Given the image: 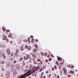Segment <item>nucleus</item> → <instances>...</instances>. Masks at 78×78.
Returning <instances> with one entry per match:
<instances>
[{"label": "nucleus", "instance_id": "nucleus-1", "mask_svg": "<svg viewBox=\"0 0 78 78\" xmlns=\"http://www.w3.org/2000/svg\"><path fill=\"white\" fill-rule=\"evenodd\" d=\"M63 70V72L64 74L66 75L67 74V69H66V68L64 67L62 69Z\"/></svg>", "mask_w": 78, "mask_h": 78}, {"label": "nucleus", "instance_id": "nucleus-2", "mask_svg": "<svg viewBox=\"0 0 78 78\" xmlns=\"http://www.w3.org/2000/svg\"><path fill=\"white\" fill-rule=\"evenodd\" d=\"M6 52H7V54L9 55L10 54H11V52L10 51V50L9 49H7L6 50Z\"/></svg>", "mask_w": 78, "mask_h": 78}, {"label": "nucleus", "instance_id": "nucleus-3", "mask_svg": "<svg viewBox=\"0 0 78 78\" xmlns=\"http://www.w3.org/2000/svg\"><path fill=\"white\" fill-rule=\"evenodd\" d=\"M26 60H28V58H29V59H30L31 60V57H30V55L29 54H27L26 55Z\"/></svg>", "mask_w": 78, "mask_h": 78}, {"label": "nucleus", "instance_id": "nucleus-4", "mask_svg": "<svg viewBox=\"0 0 78 78\" xmlns=\"http://www.w3.org/2000/svg\"><path fill=\"white\" fill-rule=\"evenodd\" d=\"M3 39L4 41H5L7 39V36L6 35H5Z\"/></svg>", "mask_w": 78, "mask_h": 78}, {"label": "nucleus", "instance_id": "nucleus-5", "mask_svg": "<svg viewBox=\"0 0 78 78\" xmlns=\"http://www.w3.org/2000/svg\"><path fill=\"white\" fill-rule=\"evenodd\" d=\"M37 50V49H34L33 50V52H34V53H36Z\"/></svg>", "mask_w": 78, "mask_h": 78}, {"label": "nucleus", "instance_id": "nucleus-6", "mask_svg": "<svg viewBox=\"0 0 78 78\" xmlns=\"http://www.w3.org/2000/svg\"><path fill=\"white\" fill-rule=\"evenodd\" d=\"M21 51H23V46H21L20 47Z\"/></svg>", "mask_w": 78, "mask_h": 78}, {"label": "nucleus", "instance_id": "nucleus-7", "mask_svg": "<svg viewBox=\"0 0 78 78\" xmlns=\"http://www.w3.org/2000/svg\"><path fill=\"white\" fill-rule=\"evenodd\" d=\"M58 61H62V59L61 58L58 57Z\"/></svg>", "mask_w": 78, "mask_h": 78}, {"label": "nucleus", "instance_id": "nucleus-8", "mask_svg": "<svg viewBox=\"0 0 78 78\" xmlns=\"http://www.w3.org/2000/svg\"><path fill=\"white\" fill-rule=\"evenodd\" d=\"M12 36V34H11V33H10L9 34V35L8 36L9 37H10Z\"/></svg>", "mask_w": 78, "mask_h": 78}, {"label": "nucleus", "instance_id": "nucleus-9", "mask_svg": "<svg viewBox=\"0 0 78 78\" xmlns=\"http://www.w3.org/2000/svg\"><path fill=\"white\" fill-rule=\"evenodd\" d=\"M2 29L3 31H5V30H6V28L5 27H2Z\"/></svg>", "mask_w": 78, "mask_h": 78}, {"label": "nucleus", "instance_id": "nucleus-10", "mask_svg": "<svg viewBox=\"0 0 78 78\" xmlns=\"http://www.w3.org/2000/svg\"><path fill=\"white\" fill-rule=\"evenodd\" d=\"M27 50H29V51L30 50H31V47L30 46H29L27 48Z\"/></svg>", "mask_w": 78, "mask_h": 78}, {"label": "nucleus", "instance_id": "nucleus-11", "mask_svg": "<svg viewBox=\"0 0 78 78\" xmlns=\"http://www.w3.org/2000/svg\"><path fill=\"white\" fill-rule=\"evenodd\" d=\"M18 51H19V49H18V48H16V53H18Z\"/></svg>", "mask_w": 78, "mask_h": 78}, {"label": "nucleus", "instance_id": "nucleus-12", "mask_svg": "<svg viewBox=\"0 0 78 78\" xmlns=\"http://www.w3.org/2000/svg\"><path fill=\"white\" fill-rule=\"evenodd\" d=\"M55 62H56V65H57V66H58V65H59V62H58L56 61H55Z\"/></svg>", "mask_w": 78, "mask_h": 78}, {"label": "nucleus", "instance_id": "nucleus-13", "mask_svg": "<svg viewBox=\"0 0 78 78\" xmlns=\"http://www.w3.org/2000/svg\"><path fill=\"white\" fill-rule=\"evenodd\" d=\"M37 60L38 62H40V61H41V59H39L38 58H37Z\"/></svg>", "mask_w": 78, "mask_h": 78}, {"label": "nucleus", "instance_id": "nucleus-14", "mask_svg": "<svg viewBox=\"0 0 78 78\" xmlns=\"http://www.w3.org/2000/svg\"><path fill=\"white\" fill-rule=\"evenodd\" d=\"M28 45H27L24 48L25 49H27V48H28Z\"/></svg>", "mask_w": 78, "mask_h": 78}, {"label": "nucleus", "instance_id": "nucleus-15", "mask_svg": "<svg viewBox=\"0 0 78 78\" xmlns=\"http://www.w3.org/2000/svg\"><path fill=\"white\" fill-rule=\"evenodd\" d=\"M2 56L3 57V58H4V59H5L6 58V56H5L4 54H2Z\"/></svg>", "mask_w": 78, "mask_h": 78}, {"label": "nucleus", "instance_id": "nucleus-16", "mask_svg": "<svg viewBox=\"0 0 78 78\" xmlns=\"http://www.w3.org/2000/svg\"><path fill=\"white\" fill-rule=\"evenodd\" d=\"M33 57L35 59H36V55H35V54L33 55Z\"/></svg>", "mask_w": 78, "mask_h": 78}, {"label": "nucleus", "instance_id": "nucleus-17", "mask_svg": "<svg viewBox=\"0 0 78 78\" xmlns=\"http://www.w3.org/2000/svg\"><path fill=\"white\" fill-rule=\"evenodd\" d=\"M70 72L72 74H73L74 73V72L72 70H70Z\"/></svg>", "mask_w": 78, "mask_h": 78}, {"label": "nucleus", "instance_id": "nucleus-18", "mask_svg": "<svg viewBox=\"0 0 78 78\" xmlns=\"http://www.w3.org/2000/svg\"><path fill=\"white\" fill-rule=\"evenodd\" d=\"M34 47H35V48H38V46L37 45V44L35 45Z\"/></svg>", "mask_w": 78, "mask_h": 78}, {"label": "nucleus", "instance_id": "nucleus-19", "mask_svg": "<svg viewBox=\"0 0 78 78\" xmlns=\"http://www.w3.org/2000/svg\"><path fill=\"white\" fill-rule=\"evenodd\" d=\"M22 59H23V57H21L20 59V61H22Z\"/></svg>", "mask_w": 78, "mask_h": 78}, {"label": "nucleus", "instance_id": "nucleus-20", "mask_svg": "<svg viewBox=\"0 0 78 78\" xmlns=\"http://www.w3.org/2000/svg\"><path fill=\"white\" fill-rule=\"evenodd\" d=\"M54 68L55 70H56V69H57V66H55Z\"/></svg>", "mask_w": 78, "mask_h": 78}, {"label": "nucleus", "instance_id": "nucleus-21", "mask_svg": "<svg viewBox=\"0 0 78 78\" xmlns=\"http://www.w3.org/2000/svg\"><path fill=\"white\" fill-rule=\"evenodd\" d=\"M23 42H28V40H25L23 41Z\"/></svg>", "mask_w": 78, "mask_h": 78}, {"label": "nucleus", "instance_id": "nucleus-22", "mask_svg": "<svg viewBox=\"0 0 78 78\" xmlns=\"http://www.w3.org/2000/svg\"><path fill=\"white\" fill-rule=\"evenodd\" d=\"M34 54H35L33 53V52H31L30 53V55H32V56H33V55H34Z\"/></svg>", "mask_w": 78, "mask_h": 78}, {"label": "nucleus", "instance_id": "nucleus-23", "mask_svg": "<svg viewBox=\"0 0 78 78\" xmlns=\"http://www.w3.org/2000/svg\"><path fill=\"white\" fill-rule=\"evenodd\" d=\"M17 62V61L16 60H15L13 62L14 64H16Z\"/></svg>", "mask_w": 78, "mask_h": 78}, {"label": "nucleus", "instance_id": "nucleus-24", "mask_svg": "<svg viewBox=\"0 0 78 78\" xmlns=\"http://www.w3.org/2000/svg\"><path fill=\"white\" fill-rule=\"evenodd\" d=\"M6 41L7 42H9V39H8V38H7L6 39Z\"/></svg>", "mask_w": 78, "mask_h": 78}, {"label": "nucleus", "instance_id": "nucleus-25", "mask_svg": "<svg viewBox=\"0 0 78 78\" xmlns=\"http://www.w3.org/2000/svg\"><path fill=\"white\" fill-rule=\"evenodd\" d=\"M48 61H51V58H50L48 59Z\"/></svg>", "mask_w": 78, "mask_h": 78}, {"label": "nucleus", "instance_id": "nucleus-26", "mask_svg": "<svg viewBox=\"0 0 78 78\" xmlns=\"http://www.w3.org/2000/svg\"><path fill=\"white\" fill-rule=\"evenodd\" d=\"M38 69H39V67H37L36 68V69H35L36 70H38Z\"/></svg>", "mask_w": 78, "mask_h": 78}, {"label": "nucleus", "instance_id": "nucleus-27", "mask_svg": "<svg viewBox=\"0 0 78 78\" xmlns=\"http://www.w3.org/2000/svg\"><path fill=\"white\" fill-rule=\"evenodd\" d=\"M44 74V72H42L41 74V78H42V76H43V74Z\"/></svg>", "mask_w": 78, "mask_h": 78}, {"label": "nucleus", "instance_id": "nucleus-28", "mask_svg": "<svg viewBox=\"0 0 78 78\" xmlns=\"http://www.w3.org/2000/svg\"><path fill=\"white\" fill-rule=\"evenodd\" d=\"M24 60H27V59H26V57L25 56H24Z\"/></svg>", "mask_w": 78, "mask_h": 78}, {"label": "nucleus", "instance_id": "nucleus-29", "mask_svg": "<svg viewBox=\"0 0 78 78\" xmlns=\"http://www.w3.org/2000/svg\"><path fill=\"white\" fill-rule=\"evenodd\" d=\"M8 31V32H10V30H6V33H7Z\"/></svg>", "mask_w": 78, "mask_h": 78}, {"label": "nucleus", "instance_id": "nucleus-30", "mask_svg": "<svg viewBox=\"0 0 78 78\" xmlns=\"http://www.w3.org/2000/svg\"><path fill=\"white\" fill-rule=\"evenodd\" d=\"M74 66H73V65H72L71 67V68H74Z\"/></svg>", "mask_w": 78, "mask_h": 78}, {"label": "nucleus", "instance_id": "nucleus-31", "mask_svg": "<svg viewBox=\"0 0 78 78\" xmlns=\"http://www.w3.org/2000/svg\"><path fill=\"white\" fill-rule=\"evenodd\" d=\"M50 55H48L47 57L48 58H50Z\"/></svg>", "mask_w": 78, "mask_h": 78}, {"label": "nucleus", "instance_id": "nucleus-32", "mask_svg": "<svg viewBox=\"0 0 78 78\" xmlns=\"http://www.w3.org/2000/svg\"><path fill=\"white\" fill-rule=\"evenodd\" d=\"M13 53H12L11 54V57L13 56Z\"/></svg>", "mask_w": 78, "mask_h": 78}, {"label": "nucleus", "instance_id": "nucleus-33", "mask_svg": "<svg viewBox=\"0 0 78 78\" xmlns=\"http://www.w3.org/2000/svg\"><path fill=\"white\" fill-rule=\"evenodd\" d=\"M43 69H42V68H41V69L40 70V72H41L42 71V70Z\"/></svg>", "mask_w": 78, "mask_h": 78}, {"label": "nucleus", "instance_id": "nucleus-34", "mask_svg": "<svg viewBox=\"0 0 78 78\" xmlns=\"http://www.w3.org/2000/svg\"><path fill=\"white\" fill-rule=\"evenodd\" d=\"M33 62H34V64H37V63L36 62V61H34Z\"/></svg>", "mask_w": 78, "mask_h": 78}, {"label": "nucleus", "instance_id": "nucleus-35", "mask_svg": "<svg viewBox=\"0 0 78 78\" xmlns=\"http://www.w3.org/2000/svg\"><path fill=\"white\" fill-rule=\"evenodd\" d=\"M34 42V39L33 38H32V42Z\"/></svg>", "mask_w": 78, "mask_h": 78}, {"label": "nucleus", "instance_id": "nucleus-36", "mask_svg": "<svg viewBox=\"0 0 78 78\" xmlns=\"http://www.w3.org/2000/svg\"><path fill=\"white\" fill-rule=\"evenodd\" d=\"M51 74H49V76H48L49 78H50V76H51Z\"/></svg>", "mask_w": 78, "mask_h": 78}, {"label": "nucleus", "instance_id": "nucleus-37", "mask_svg": "<svg viewBox=\"0 0 78 78\" xmlns=\"http://www.w3.org/2000/svg\"><path fill=\"white\" fill-rule=\"evenodd\" d=\"M47 53H45V56H47Z\"/></svg>", "mask_w": 78, "mask_h": 78}, {"label": "nucleus", "instance_id": "nucleus-38", "mask_svg": "<svg viewBox=\"0 0 78 78\" xmlns=\"http://www.w3.org/2000/svg\"><path fill=\"white\" fill-rule=\"evenodd\" d=\"M5 64V62L4 61H2V62H1V64Z\"/></svg>", "mask_w": 78, "mask_h": 78}, {"label": "nucleus", "instance_id": "nucleus-39", "mask_svg": "<svg viewBox=\"0 0 78 78\" xmlns=\"http://www.w3.org/2000/svg\"><path fill=\"white\" fill-rule=\"evenodd\" d=\"M57 78H59V75H57Z\"/></svg>", "mask_w": 78, "mask_h": 78}, {"label": "nucleus", "instance_id": "nucleus-40", "mask_svg": "<svg viewBox=\"0 0 78 78\" xmlns=\"http://www.w3.org/2000/svg\"><path fill=\"white\" fill-rule=\"evenodd\" d=\"M30 38H28V42H30Z\"/></svg>", "mask_w": 78, "mask_h": 78}, {"label": "nucleus", "instance_id": "nucleus-41", "mask_svg": "<svg viewBox=\"0 0 78 78\" xmlns=\"http://www.w3.org/2000/svg\"><path fill=\"white\" fill-rule=\"evenodd\" d=\"M51 56L52 57V58H54V56H53L52 54H51Z\"/></svg>", "mask_w": 78, "mask_h": 78}, {"label": "nucleus", "instance_id": "nucleus-42", "mask_svg": "<svg viewBox=\"0 0 78 78\" xmlns=\"http://www.w3.org/2000/svg\"><path fill=\"white\" fill-rule=\"evenodd\" d=\"M32 59L33 60V62H34V61H35V59H34V58H33Z\"/></svg>", "mask_w": 78, "mask_h": 78}, {"label": "nucleus", "instance_id": "nucleus-43", "mask_svg": "<svg viewBox=\"0 0 78 78\" xmlns=\"http://www.w3.org/2000/svg\"><path fill=\"white\" fill-rule=\"evenodd\" d=\"M68 76L69 78H70V75H68Z\"/></svg>", "mask_w": 78, "mask_h": 78}, {"label": "nucleus", "instance_id": "nucleus-44", "mask_svg": "<svg viewBox=\"0 0 78 78\" xmlns=\"http://www.w3.org/2000/svg\"><path fill=\"white\" fill-rule=\"evenodd\" d=\"M36 42H38V40L37 39L35 40Z\"/></svg>", "mask_w": 78, "mask_h": 78}, {"label": "nucleus", "instance_id": "nucleus-45", "mask_svg": "<svg viewBox=\"0 0 78 78\" xmlns=\"http://www.w3.org/2000/svg\"><path fill=\"white\" fill-rule=\"evenodd\" d=\"M45 62H48V60L47 59H46L45 60Z\"/></svg>", "mask_w": 78, "mask_h": 78}, {"label": "nucleus", "instance_id": "nucleus-46", "mask_svg": "<svg viewBox=\"0 0 78 78\" xmlns=\"http://www.w3.org/2000/svg\"><path fill=\"white\" fill-rule=\"evenodd\" d=\"M22 64H23V65H24V66H25V63H22Z\"/></svg>", "mask_w": 78, "mask_h": 78}, {"label": "nucleus", "instance_id": "nucleus-47", "mask_svg": "<svg viewBox=\"0 0 78 78\" xmlns=\"http://www.w3.org/2000/svg\"><path fill=\"white\" fill-rule=\"evenodd\" d=\"M48 72H48V71H47L46 72V73H48Z\"/></svg>", "mask_w": 78, "mask_h": 78}, {"label": "nucleus", "instance_id": "nucleus-48", "mask_svg": "<svg viewBox=\"0 0 78 78\" xmlns=\"http://www.w3.org/2000/svg\"><path fill=\"white\" fill-rule=\"evenodd\" d=\"M40 63H41V64H42V61H41Z\"/></svg>", "mask_w": 78, "mask_h": 78}, {"label": "nucleus", "instance_id": "nucleus-49", "mask_svg": "<svg viewBox=\"0 0 78 78\" xmlns=\"http://www.w3.org/2000/svg\"><path fill=\"white\" fill-rule=\"evenodd\" d=\"M34 37L33 36H30V37H31V38H33V37Z\"/></svg>", "mask_w": 78, "mask_h": 78}, {"label": "nucleus", "instance_id": "nucleus-50", "mask_svg": "<svg viewBox=\"0 0 78 78\" xmlns=\"http://www.w3.org/2000/svg\"><path fill=\"white\" fill-rule=\"evenodd\" d=\"M60 64H64V62H60Z\"/></svg>", "mask_w": 78, "mask_h": 78}, {"label": "nucleus", "instance_id": "nucleus-51", "mask_svg": "<svg viewBox=\"0 0 78 78\" xmlns=\"http://www.w3.org/2000/svg\"><path fill=\"white\" fill-rule=\"evenodd\" d=\"M13 60V59L12 58H11L10 59L11 61H12Z\"/></svg>", "mask_w": 78, "mask_h": 78}, {"label": "nucleus", "instance_id": "nucleus-52", "mask_svg": "<svg viewBox=\"0 0 78 78\" xmlns=\"http://www.w3.org/2000/svg\"><path fill=\"white\" fill-rule=\"evenodd\" d=\"M46 77V76H44L43 77V78H45Z\"/></svg>", "mask_w": 78, "mask_h": 78}, {"label": "nucleus", "instance_id": "nucleus-53", "mask_svg": "<svg viewBox=\"0 0 78 78\" xmlns=\"http://www.w3.org/2000/svg\"><path fill=\"white\" fill-rule=\"evenodd\" d=\"M70 64H69V66H68V67H70Z\"/></svg>", "mask_w": 78, "mask_h": 78}, {"label": "nucleus", "instance_id": "nucleus-54", "mask_svg": "<svg viewBox=\"0 0 78 78\" xmlns=\"http://www.w3.org/2000/svg\"><path fill=\"white\" fill-rule=\"evenodd\" d=\"M54 68H52V70H54Z\"/></svg>", "mask_w": 78, "mask_h": 78}, {"label": "nucleus", "instance_id": "nucleus-55", "mask_svg": "<svg viewBox=\"0 0 78 78\" xmlns=\"http://www.w3.org/2000/svg\"><path fill=\"white\" fill-rule=\"evenodd\" d=\"M2 71L3 72V71H4V70H5V69H2Z\"/></svg>", "mask_w": 78, "mask_h": 78}, {"label": "nucleus", "instance_id": "nucleus-56", "mask_svg": "<svg viewBox=\"0 0 78 78\" xmlns=\"http://www.w3.org/2000/svg\"><path fill=\"white\" fill-rule=\"evenodd\" d=\"M22 63H24V61L23 60V61H22Z\"/></svg>", "mask_w": 78, "mask_h": 78}, {"label": "nucleus", "instance_id": "nucleus-57", "mask_svg": "<svg viewBox=\"0 0 78 78\" xmlns=\"http://www.w3.org/2000/svg\"><path fill=\"white\" fill-rule=\"evenodd\" d=\"M61 73H62V72L60 71Z\"/></svg>", "mask_w": 78, "mask_h": 78}, {"label": "nucleus", "instance_id": "nucleus-58", "mask_svg": "<svg viewBox=\"0 0 78 78\" xmlns=\"http://www.w3.org/2000/svg\"><path fill=\"white\" fill-rule=\"evenodd\" d=\"M1 64V61H0V65Z\"/></svg>", "mask_w": 78, "mask_h": 78}, {"label": "nucleus", "instance_id": "nucleus-59", "mask_svg": "<svg viewBox=\"0 0 78 78\" xmlns=\"http://www.w3.org/2000/svg\"><path fill=\"white\" fill-rule=\"evenodd\" d=\"M20 43H21V41H22V40H20Z\"/></svg>", "mask_w": 78, "mask_h": 78}, {"label": "nucleus", "instance_id": "nucleus-60", "mask_svg": "<svg viewBox=\"0 0 78 78\" xmlns=\"http://www.w3.org/2000/svg\"><path fill=\"white\" fill-rule=\"evenodd\" d=\"M41 55H42V56H43L44 55V54H43V53H42Z\"/></svg>", "mask_w": 78, "mask_h": 78}, {"label": "nucleus", "instance_id": "nucleus-61", "mask_svg": "<svg viewBox=\"0 0 78 78\" xmlns=\"http://www.w3.org/2000/svg\"><path fill=\"white\" fill-rule=\"evenodd\" d=\"M58 69H61V67H59L58 68Z\"/></svg>", "mask_w": 78, "mask_h": 78}, {"label": "nucleus", "instance_id": "nucleus-62", "mask_svg": "<svg viewBox=\"0 0 78 78\" xmlns=\"http://www.w3.org/2000/svg\"><path fill=\"white\" fill-rule=\"evenodd\" d=\"M60 75H62V73H61Z\"/></svg>", "mask_w": 78, "mask_h": 78}, {"label": "nucleus", "instance_id": "nucleus-63", "mask_svg": "<svg viewBox=\"0 0 78 78\" xmlns=\"http://www.w3.org/2000/svg\"><path fill=\"white\" fill-rule=\"evenodd\" d=\"M37 64H38V65H39V64H40V63H38Z\"/></svg>", "mask_w": 78, "mask_h": 78}, {"label": "nucleus", "instance_id": "nucleus-64", "mask_svg": "<svg viewBox=\"0 0 78 78\" xmlns=\"http://www.w3.org/2000/svg\"><path fill=\"white\" fill-rule=\"evenodd\" d=\"M48 64H50V63L49 62H48Z\"/></svg>", "mask_w": 78, "mask_h": 78}]
</instances>
